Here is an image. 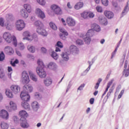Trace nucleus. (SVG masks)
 Listing matches in <instances>:
<instances>
[{
    "mask_svg": "<svg viewBox=\"0 0 129 129\" xmlns=\"http://www.w3.org/2000/svg\"><path fill=\"white\" fill-rule=\"evenodd\" d=\"M23 90L24 91L21 93L20 97L23 102H28L30 98V96L28 93L33 91V87L31 85L26 84L23 87Z\"/></svg>",
    "mask_w": 129,
    "mask_h": 129,
    "instance_id": "nucleus-1",
    "label": "nucleus"
},
{
    "mask_svg": "<svg viewBox=\"0 0 129 129\" xmlns=\"http://www.w3.org/2000/svg\"><path fill=\"white\" fill-rule=\"evenodd\" d=\"M91 29H89L86 34L83 36V39L86 44L88 45L91 42V37L94 35V32L97 31V24L94 23L91 25Z\"/></svg>",
    "mask_w": 129,
    "mask_h": 129,
    "instance_id": "nucleus-2",
    "label": "nucleus"
},
{
    "mask_svg": "<svg viewBox=\"0 0 129 129\" xmlns=\"http://www.w3.org/2000/svg\"><path fill=\"white\" fill-rule=\"evenodd\" d=\"M38 67L36 68V73L40 78H46L47 76V73L44 70L45 65L41 59H38L37 61Z\"/></svg>",
    "mask_w": 129,
    "mask_h": 129,
    "instance_id": "nucleus-3",
    "label": "nucleus"
},
{
    "mask_svg": "<svg viewBox=\"0 0 129 129\" xmlns=\"http://www.w3.org/2000/svg\"><path fill=\"white\" fill-rule=\"evenodd\" d=\"M3 38L7 43H9V44L13 43V45H15V47H17L18 45L17 38L16 36L12 35L11 33L4 32L3 35Z\"/></svg>",
    "mask_w": 129,
    "mask_h": 129,
    "instance_id": "nucleus-4",
    "label": "nucleus"
},
{
    "mask_svg": "<svg viewBox=\"0 0 129 129\" xmlns=\"http://www.w3.org/2000/svg\"><path fill=\"white\" fill-rule=\"evenodd\" d=\"M34 25L37 27L36 31L39 35H42L44 37H46L48 35V32L44 29V24L41 21H36L34 23Z\"/></svg>",
    "mask_w": 129,
    "mask_h": 129,
    "instance_id": "nucleus-5",
    "label": "nucleus"
},
{
    "mask_svg": "<svg viewBox=\"0 0 129 129\" xmlns=\"http://www.w3.org/2000/svg\"><path fill=\"white\" fill-rule=\"evenodd\" d=\"M16 28L18 31H22L25 29V27H26V24H25V22L22 20H18L15 23Z\"/></svg>",
    "mask_w": 129,
    "mask_h": 129,
    "instance_id": "nucleus-6",
    "label": "nucleus"
},
{
    "mask_svg": "<svg viewBox=\"0 0 129 129\" xmlns=\"http://www.w3.org/2000/svg\"><path fill=\"white\" fill-rule=\"evenodd\" d=\"M51 9L54 14H56V15H61V14H62V10L57 5H52L51 6Z\"/></svg>",
    "mask_w": 129,
    "mask_h": 129,
    "instance_id": "nucleus-7",
    "label": "nucleus"
},
{
    "mask_svg": "<svg viewBox=\"0 0 129 129\" xmlns=\"http://www.w3.org/2000/svg\"><path fill=\"white\" fill-rule=\"evenodd\" d=\"M21 78L22 79V81L25 82V83H29L30 82L29 74L26 71H24L22 72Z\"/></svg>",
    "mask_w": 129,
    "mask_h": 129,
    "instance_id": "nucleus-8",
    "label": "nucleus"
},
{
    "mask_svg": "<svg viewBox=\"0 0 129 129\" xmlns=\"http://www.w3.org/2000/svg\"><path fill=\"white\" fill-rule=\"evenodd\" d=\"M10 89L14 94H18V93H20L21 91V87L17 85H12L10 87Z\"/></svg>",
    "mask_w": 129,
    "mask_h": 129,
    "instance_id": "nucleus-9",
    "label": "nucleus"
},
{
    "mask_svg": "<svg viewBox=\"0 0 129 129\" xmlns=\"http://www.w3.org/2000/svg\"><path fill=\"white\" fill-rule=\"evenodd\" d=\"M6 109L8 111H12V110H16L17 109V104L13 101L10 102V107L6 106Z\"/></svg>",
    "mask_w": 129,
    "mask_h": 129,
    "instance_id": "nucleus-10",
    "label": "nucleus"
},
{
    "mask_svg": "<svg viewBox=\"0 0 129 129\" xmlns=\"http://www.w3.org/2000/svg\"><path fill=\"white\" fill-rule=\"evenodd\" d=\"M67 24L70 27H74L76 25V22L72 17H69L67 18Z\"/></svg>",
    "mask_w": 129,
    "mask_h": 129,
    "instance_id": "nucleus-11",
    "label": "nucleus"
},
{
    "mask_svg": "<svg viewBox=\"0 0 129 129\" xmlns=\"http://www.w3.org/2000/svg\"><path fill=\"white\" fill-rule=\"evenodd\" d=\"M99 23L102 26H106L108 24V21L104 17H100L98 18Z\"/></svg>",
    "mask_w": 129,
    "mask_h": 129,
    "instance_id": "nucleus-12",
    "label": "nucleus"
},
{
    "mask_svg": "<svg viewBox=\"0 0 129 129\" xmlns=\"http://www.w3.org/2000/svg\"><path fill=\"white\" fill-rule=\"evenodd\" d=\"M104 15L108 19H112L114 17V14L110 11H105Z\"/></svg>",
    "mask_w": 129,
    "mask_h": 129,
    "instance_id": "nucleus-13",
    "label": "nucleus"
},
{
    "mask_svg": "<svg viewBox=\"0 0 129 129\" xmlns=\"http://www.w3.org/2000/svg\"><path fill=\"white\" fill-rule=\"evenodd\" d=\"M23 36L25 37V39L28 41H32L34 39L33 36L28 31H25L23 33Z\"/></svg>",
    "mask_w": 129,
    "mask_h": 129,
    "instance_id": "nucleus-14",
    "label": "nucleus"
},
{
    "mask_svg": "<svg viewBox=\"0 0 129 129\" xmlns=\"http://www.w3.org/2000/svg\"><path fill=\"white\" fill-rule=\"evenodd\" d=\"M0 115L2 118L8 119L9 118V112L5 110H2L0 112Z\"/></svg>",
    "mask_w": 129,
    "mask_h": 129,
    "instance_id": "nucleus-15",
    "label": "nucleus"
},
{
    "mask_svg": "<svg viewBox=\"0 0 129 129\" xmlns=\"http://www.w3.org/2000/svg\"><path fill=\"white\" fill-rule=\"evenodd\" d=\"M4 51L5 53L8 54V55H12V54H14V49L11 46H6L4 49Z\"/></svg>",
    "mask_w": 129,
    "mask_h": 129,
    "instance_id": "nucleus-16",
    "label": "nucleus"
},
{
    "mask_svg": "<svg viewBox=\"0 0 129 129\" xmlns=\"http://www.w3.org/2000/svg\"><path fill=\"white\" fill-rule=\"evenodd\" d=\"M20 125L23 128H28L29 127V123L27 122V119L20 120Z\"/></svg>",
    "mask_w": 129,
    "mask_h": 129,
    "instance_id": "nucleus-17",
    "label": "nucleus"
},
{
    "mask_svg": "<svg viewBox=\"0 0 129 129\" xmlns=\"http://www.w3.org/2000/svg\"><path fill=\"white\" fill-rule=\"evenodd\" d=\"M19 115H20V120L26 119V117L28 116V113L25 110H21L19 112Z\"/></svg>",
    "mask_w": 129,
    "mask_h": 129,
    "instance_id": "nucleus-18",
    "label": "nucleus"
},
{
    "mask_svg": "<svg viewBox=\"0 0 129 129\" xmlns=\"http://www.w3.org/2000/svg\"><path fill=\"white\" fill-rule=\"evenodd\" d=\"M43 82L45 86H50L52 84L53 81H52L51 78H47L45 80H44Z\"/></svg>",
    "mask_w": 129,
    "mask_h": 129,
    "instance_id": "nucleus-19",
    "label": "nucleus"
},
{
    "mask_svg": "<svg viewBox=\"0 0 129 129\" xmlns=\"http://www.w3.org/2000/svg\"><path fill=\"white\" fill-rule=\"evenodd\" d=\"M84 6V4L83 2H79L76 4L74 6L75 10H80V9H82L83 6Z\"/></svg>",
    "mask_w": 129,
    "mask_h": 129,
    "instance_id": "nucleus-20",
    "label": "nucleus"
},
{
    "mask_svg": "<svg viewBox=\"0 0 129 129\" xmlns=\"http://www.w3.org/2000/svg\"><path fill=\"white\" fill-rule=\"evenodd\" d=\"M36 13L38 14V17L40 18V19H44V18H45V13H44L43 11H41V9H37L36 10Z\"/></svg>",
    "mask_w": 129,
    "mask_h": 129,
    "instance_id": "nucleus-21",
    "label": "nucleus"
},
{
    "mask_svg": "<svg viewBox=\"0 0 129 129\" xmlns=\"http://www.w3.org/2000/svg\"><path fill=\"white\" fill-rule=\"evenodd\" d=\"M29 74L31 79H32V80H33V81H35V82H36V81H38V78H37V76H35V74H34V73H33V72L29 71Z\"/></svg>",
    "mask_w": 129,
    "mask_h": 129,
    "instance_id": "nucleus-22",
    "label": "nucleus"
},
{
    "mask_svg": "<svg viewBox=\"0 0 129 129\" xmlns=\"http://www.w3.org/2000/svg\"><path fill=\"white\" fill-rule=\"evenodd\" d=\"M70 49L72 52H74V53L76 54L78 53V52H79L78 48H77L75 45H71L70 47Z\"/></svg>",
    "mask_w": 129,
    "mask_h": 129,
    "instance_id": "nucleus-23",
    "label": "nucleus"
},
{
    "mask_svg": "<svg viewBox=\"0 0 129 129\" xmlns=\"http://www.w3.org/2000/svg\"><path fill=\"white\" fill-rule=\"evenodd\" d=\"M21 15L25 19H27V18L29 17V14L25 9H23L21 11Z\"/></svg>",
    "mask_w": 129,
    "mask_h": 129,
    "instance_id": "nucleus-24",
    "label": "nucleus"
},
{
    "mask_svg": "<svg viewBox=\"0 0 129 129\" xmlns=\"http://www.w3.org/2000/svg\"><path fill=\"white\" fill-rule=\"evenodd\" d=\"M6 94L9 98L14 97V94H13V92L11 90H6Z\"/></svg>",
    "mask_w": 129,
    "mask_h": 129,
    "instance_id": "nucleus-25",
    "label": "nucleus"
},
{
    "mask_svg": "<svg viewBox=\"0 0 129 129\" xmlns=\"http://www.w3.org/2000/svg\"><path fill=\"white\" fill-rule=\"evenodd\" d=\"M61 56V58H62L63 60L64 61H68L69 60V56L67 52H62Z\"/></svg>",
    "mask_w": 129,
    "mask_h": 129,
    "instance_id": "nucleus-26",
    "label": "nucleus"
},
{
    "mask_svg": "<svg viewBox=\"0 0 129 129\" xmlns=\"http://www.w3.org/2000/svg\"><path fill=\"white\" fill-rule=\"evenodd\" d=\"M22 106H23L25 109L30 110V105L27 102H23L22 103Z\"/></svg>",
    "mask_w": 129,
    "mask_h": 129,
    "instance_id": "nucleus-27",
    "label": "nucleus"
},
{
    "mask_svg": "<svg viewBox=\"0 0 129 129\" xmlns=\"http://www.w3.org/2000/svg\"><path fill=\"white\" fill-rule=\"evenodd\" d=\"M113 83V81L111 80V81L109 82L107 84V87L104 91V93L103 94L102 96L105 95L106 93V92L108 91L109 88L110 87V86L112 85Z\"/></svg>",
    "mask_w": 129,
    "mask_h": 129,
    "instance_id": "nucleus-28",
    "label": "nucleus"
},
{
    "mask_svg": "<svg viewBox=\"0 0 129 129\" xmlns=\"http://www.w3.org/2000/svg\"><path fill=\"white\" fill-rule=\"evenodd\" d=\"M24 8L28 13H31V12H32V8H31V6L30 5L25 4L24 5Z\"/></svg>",
    "mask_w": 129,
    "mask_h": 129,
    "instance_id": "nucleus-29",
    "label": "nucleus"
},
{
    "mask_svg": "<svg viewBox=\"0 0 129 129\" xmlns=\"http://www.w3.org/2000/svg\"><path fill=\"white\" fill-rule=\"evenodd\" d=\"M1 126L2 129H8L9 128V124L7 122H2L1 124Z\"/></svg>",
    "mask_w": 129,
    "mask_h": 129,
    "instance_id": "nucleus-30",
    "label": "nucleus"
},
{
    "mask_svg": "<svg viewBox=\"0 0 129 129\" xmlns=\"http://www.w3.org/2000/svg\"><path fill=\"white\" fill-rule=\"evenodd\" d=\"M81 16L83 19H88V12H84L81 14Z\"/></svg>",
    "mask_w": 129,
    "mask_h": 129,
    "instance_id": "nucleus-31",
    "label": "nucleus"
},
{
    "mask_svg": "<svg viewBox=\"0 0 129 129\" xmlns=\"http://www.w3.org/2000/svg\"><path fill=\"white\" fill-rule=\"evenodd\" d=\"M31 105H32V107L34 109H36L39 107V104H38V102H37V101L33 102L32 103Z\"/></svg>",
    "mask_w": 129,
    "mask_h": 129,
    "instance_id": "nucleus-32",
    "label": "nucleus"
},
{
    "mask_svg": "<svg viewBox=\"0 0 129 129\" xmlns=\"http://www.w3.org/2000/svg\"><path fill=\"white\" fill-rule=\"evenodd\" d=\"M28 50L29 51V52H31V53H35V47L33 46L28 45Z\"/></svg>",
    "mask_w": 129,
    "mask_h": 129,
    "instance_id": "nucleus-33",
    "label": "nucleus"
},
{
    "mask_svg": "<svg viewBox=\"0 0 129 129\" xmlns=\"http://www.w3.org/2000/svg\"><path fill=\"white\" fill-rule=\"evenodd\" d=\"M122 74H123V76H124V77L126 78L129 76V65H128V70H123Z\"/></svg>",
    "mask_w": 129,
    "mask_h": 129,
    "instance_id": "nucleus-34",
    "label": "nucleus"
},
{
    "mask_svg": "<svg viewBox=\"0 0 129 129\" xmlns=\"http://www.w3.org/2000/svg\"><path fill=\"white\" fill-rule=\"evenodd\" d=\"M48 68L49 69H54V68H56V64L54 62H50L48 64Z\"/></svg>",
    "mask_w": 129,
    "mask_h": 129,
    "instance_id": "nucleus-35",
    "label": "nucleus"
},
{
    "mask_svg": "<svg viewBox=\"0 0 129 129\" xmlns=\"http://www.w3.org/2000/svg\"><path fill=\"white\" fill-rule=\"evenodd\" d=\"M51 56L52 57V58H53V59H54V60H57V59L59 58V56L58 55L57 53L54 51L52 52Z\"/></svg>",
    "mask_w": 129,
    "mask_h": 129,
    "instance_id": "nucleus-36",
    "label": "nucleus"
},
{
    "mask_svg": "<svg viewBox=\"0 0 129 129\" xmlns=\"http://www.w3.org/2000/svg\"><path fill=\"white\" fill-rule=\"evenodd\" d=\"M49 26L52 30H54V31L57 30V26L53 22H50Z\"/></svg>",
    "mask_w": 129,
    "mask_h": 129,
    "instance_id": "nucleus-37",
    "label": "nucleus"
},
{
    "mask_svg": "<svg viewBox=\"0 0 129 129\" xmlns=\"http://www.w3.org/2000/svg\"><path fill=\"white\" fill-rule=\"evenodd\" d=\"M59 31L60 32H61V33H62V34H63V35H64L65 36H68V32L64 30V29L62 28H59Z\"/></svg>",
    "mask_w": 129,
    "mask_h": 129,
    "instance_id": "nucleus-38",
    "label": "nucleus"
},
{
    "mask_svg": "<svg viewBox=\"0 0 129 129\" xmlns=\"http://www.w3.org/2000/svg\"><path fill=\"white\" fill-rule=\"evenodd\" d=\"M5 72H4V70L0 69V78H4L5 77Z\"/></svg>",
    "mask_w": 129,
    "mask_h": 129,
    "instance_id": "nucleus-39",
    "label": "nucleus"
},
{
    "mask_svg": "<svg viewBox=\"0 0 129 129\" xmlns=\"http://www.w3.org/2000/svg\"><path fill=\"white\" fill-rule=\"evenodd\" d=\"M37 2L38 3V4H39V5H41V6H45V5H46L45 0H37Z\"/></svg>",
    "mask_w": 129,
    "mask_h": 129,
    "instance_id": "nucleus-40",
    "label": "nucleus"
},
{
    "mask_svg": "<svg viewBox=\"0 0 129 129\" xmlns=\"http://www.w3.org/2000/svg\"><path fill=\"white\" fill-rule=\"evenodd\" d=\"M5 57V53H4V52L2 51L1 53H0V61H4Z\"/></svg>",
    "mask_w": 129,
    "mask_h": 129,
    "instance_id": "nucleus-41",
    "label": "nucleus"
},
{
    "mask_svg": "<svg viewBox=\"0 0 129 129\" xmlns=\"http://www.w3.org/2000/svg\"><path fill=\"white\" fill-rule=\"evenodd\" d=\"M6 27L7 30H12L13 29V25L10 23H7L6 24Z\"/></svg>",
    "mask_w": 129,
    "mask_h": 129,
    "instance_id": "nucleus-42",
    "label": "nucleus"
},
{
    "mask_svg": "<svg viewBox=\"0 0 129 129\" xmlns=\"http://www.w3.org/2000/svg\"><path fill=\"white\" fill-rule=\"evenodd\" d=\"M19 63V60L18 59H16L14 62H13V61H11V64L12 65V66H13V67H16V64H18Z\"/></svg>",
    "mask_w": 129,
    "mask_h": 129,
    "instance_id": "nucleus-43",
    "label": "nucleus"
},
{
    "mask_svg": "<svg viewBox=\"0 0 129 129\" xmlns=\"http://www.w3.org/2000/svg\"><path fill=\"white\" fill-rule=\"evenodd\" d=\"M102 4L107 7L108 5V0H101Z\"/></svg>",
    "mask_w": 129,
    "mask_h": 129,
    "instance_id": "nucleus-44",
    "label": "nucleus"
},
{
    "mask_svg": "<svg viewBox=\"0 0 129 129\" xmlns=\"http://www.w3.org/2000/svg\"><path fill=\"white\" fill-rule=\"evenodd\" d=\"M0 26H1V27L5 26V21L3 18H0Z\"/></svg>",
    "mask_w": 129,
    "mask_h": 129,
    "instance_id": "nucleus-45",
    "label": "nucleus"
},
{
    "mask_svg": "<svg viewBox=\"0 0 129 129\" xmlns=\"http://www.w3.org/2000/svg\"><path fill=\"white\" fill-rule=\"evenodd\" d=\"M124 90L123 89L121 91L120 94L118 95L117 99H119L120 98H121L122 95L124 94Z\"/></svg>",
    "mask_w": 129,
    "mask_h": 129,
    "instance_id": "nucleus-46",
    "label": "nucleus"
},
{
    "mask_svg": "<svg viewBox=\"0 0 129 129\" xmlns=\"http://www.w3.org/2000/svg\"><path fill=\"white\" fill-rule=\"evenodd\" d=\"M76 42L78 45H83V40L81 39H78Z\"/></svg>",
    "mask_w": 129,
    "mask_h": 129,
    "instance_id": "nucleus-47",
    "label": "nucleus"
},
{
    "mask_svg": "<svg viewBox=\"0 0 129 129\" xmlns=\"http://www.w3.org/2000/svg\"><path fill=\"white\" fill-rule=\"evenodd\" d=\"M19 47L20 50H24V49H25V45H24V44L23 43H20L19 44Z\"/></svg>",
    "mask_w": 129,
    "mask_h": 129,
    "instance_id": "nucleus-48",
    "label": "nucleus"
},
{
    "mask_svg": "<svg viewBox=\"0 0 129 129\" xmlns=\"http://www.w3.org/2000/svg\"><path fill=\"white\" fill-rule=\"evenodd\" d=\"M56 46L59 48H62L63 47V44L61 41H58L56 43Z\"/></svg>",
    "mask_w": 129,
    "mask_h": 129,
    "instance_id": "nucleus-49",
    "label": "nucleus"
},
{
    "mask_svg": "<svg viewBox=\"0 0 129 129\" xmlns=\"http://www.w3.org/2000/svg\"><path fill=\"white\" fill-rule=\"evenodd\" d=\"M88 17L90 18H94V14L92 12H88Z\"/></svg>",
    "mask_w": 129,
    "mask_h": 129,
    "instance_id": "nucleus-50",
    "label": "nucleus"
},
{
    "mask_svg": "<svg viewBox=\"0 0 129 129\" xmlns=\"http://www.w3.org/2000/svg\"><path fill=\"white\" fill-rule=\"evenodd\" d=\"M97 12L98 13H102V12H103L102 7H98V8H97Z\"/></svg>",
    "mask_w": 129,
    "mask_h": 129,
    "instance_id": "nucleus-51",
    "label": "nucleus"
},
{
    "mask_svg": "<svg viewBox=\"0 0 129 129\" xmlns=\"http://www.w3.org/2000/svg\"><path fill=\"white\" fill-rule=\"evenodd\" d=\"M84 86H85V84H83L81 85L78 88V90H82V89L83 88V87H84Z\"/></svg>",
    "mask_w": 129,
    "mask_h": 129,
    "instance_id": "nucleus-52",
    "label": "nucleus"
},
{
    "mask_svg": "<svg viewBox=\"0 0 129 129\" xmlns=\"http://www.w3.org/2000/svg\"><path fill=\"white\" fill-rule=\"evenodd\" d=\"M59 37H60V39H62V40L66 39V36L63 35V34H60Z\"/></svg>",
    "mask_w": 129,
    "mask_h": 129,
    "instance_id": "nucleus-53",
    "label": "nucleus"
},
{
    "mask_svg": "<svg viewBox=\"0 0 129 129\" xmlns=\"http://www.w3.org/2000/svg\"><path fill=\"white\" fill-rule=\"evenodd\" d=\"M41 51L42 53H46V52H47V49H46V48L44 47H42Z\"/></svg>",
    "mask_w": 129,
    "mask_h": 129,
    "instance_id": "nucleus-54",
    "label": "nucleus"
},
{
    "mask_svg": "<svg viewBox=\"0 0 129 129\" xmlns=\"http://www.w3.org/2000/svg\"><path fill=\"white\" fill-rule=\"evenodd\" d=\"M111 93V92L110 91V90L108 92L106 96L104 98V99L106 98V100H107L109 96H110Z\"/></svg>",
    "mask_w": 129,
    "mask_h": 129,
    "instance_id": "nucleus-55",
    "label": "nucleus"
},
{
    "mask_svg": "<svg viewBox=\"0 0 129 129\" xmlns=\"http://www.w3.org/2000/svg\"><path fill=\"white\" fill-rule=\"evenodd\" d=\"M127 64H128V61L127 60H125V64H124V70H127Z\"/></svg>",
    "mask_w": 129,
    "mask_h": 129,
    "instance_id": "nucleus-56",
    "label": "nucleus"
},
{
    "mask_svg": "<svg viewBox=\"0 0 129 129\" xmlns=\"http://www.w3.org/2000/svg\"><path fill=\"white\" fill-rule=\"evenodd\" d=\"M117 48H116V49H115V50L112 53V56H111V59L114 57V56L115 55V53L117 51Z\"/></svg>",
    "mask_w": 129,
    "mask_h": 129,
    "instance_id": "nucleus-57",
    "label": "nucleus"
},
{
    "mask_svg": "<svg viewBox=\"0 0 129 129\" xmlns=\"http://www.w3.org/2000/svg\"><path fill=\"white\" fill-rule=\"evenodd\" d=\"M90 104H93L94 103V98H92L90 99Z\"/></svg>",
    "mask_w": 129,
    "mask_h": 129,
    "instance_id": "nucleus-58",
    "label": "nucleus"
},
{
    "mask_svg": "<svg viewBox=\"0 0 129 129\" xmlns=\"http://www.w3.org/2000/svg\"><path fill=\"white\" fill-rule=\"evenodd\" d=\"M67 7H68V9H72V6H71L70 2L68 3Z\"/></svg>",
    "mask_w": 129,
    "mask_h": 129,
    "instance_id": "nucleus-59",
    "label": "nucleus"
},
{
    "mask_svg": "<svg viewBox=\"0 0 129 129\" xmlns=\"http://www.w3.org/2000/svg\"><path fill=\"white\" fill-rule=\"evenodd\" d=\"M127 8H128V6L126 5V6L125 7V8H124V10H123V12H122V14H124V13H126V10H127Z\"/></svg>",
    "mask_w": 129,
    "mask_h": 129,
    "instance_id": "nucleus-60",
    "label": "nucleus"
},
{
    "mask_svg": "<svg viewBox=\"0 0 129 129\" xmlns=\"http://www.w3.org/2000/svg\"><path fill=\"white\" fill-rule=\"evenodd\" d=\"M7 18H8V20H12V19H13V15H8Z\"/></svg>",
    "mask_w": 129,
    "mask_h": 129,
    "instance_id": "nucleus-61",
    "label": "nucleus"
},
{
    "mask_svg": "<svg viewBox=\"0 0 129 129\" xmlns=\"http://www.w3.org/2000/svg\"><path fill=\"white\" fill-rule=\"evenodd\" d=\"M98 81V82L97 83V88H98V86H99V84H100V82H101V81H102V79H99Z\"/></svg>",
    "mask_w": 129,
    "mask_h": 129,
    "instance_id": "nucleus-62",
    "label": "nucleus"
},
{
    "mask_svg": "<svg viewBox=\"0 0 129 129\" xmlns=\"http://www.w3.org/2000/svg\"><path fill=\"white\" fill-rule=\"evenodd\" d=\"M61 22L62 24L64 25V26H66V21H65V20H64V19H61Z\"/></svg>",
    "mask_w": 129,
    "mask_h": 129,
    "instance_id": "nucleus-63",
    "label": "nucleus"
},
{
    "mask_svg": "<svg viewBox=\"0 0 129 129\" xmlns=\"http://www.w3.org/2000/svg\"><path fill=\"white\" fill-rule=\"evenodd\" d=\"M8 72H11V71H13V68H12L11 67H8Z\"/></svg>",
    "mask_w": 129,
    "mask_h": 129,
    "instance_id": "nucleus-64",
    "label": "nucleus"
}]
</instances>
